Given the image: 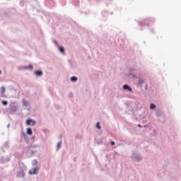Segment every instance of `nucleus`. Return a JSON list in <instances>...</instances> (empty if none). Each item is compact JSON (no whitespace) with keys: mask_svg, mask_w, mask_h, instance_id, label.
Wrapping results in <instances>:
<instances>
[{"mask_svg":"<svg viewBox=\"0 0 181 181\" xmlns=\"http://www.w3.org/2000/svg\"><path fill=\"white\" fill-rule=\"evenodd\" d=\"M26 124H27V125L33 126V125H35V124H36V122L33 119H29L27 120Z\"/></svg>","mask_w":181,"mask_h":181,"instance_id":"obj_1","label":"nucleus"},{"mask_svg":"<svg viewBox=\"0 0 181 181\" xmlns=\"http://www.w3.org/2000/svg\"><path fill=\"white\" fill-rule=\"evenodd\" d=\"M123 88L124 90H128V91H130V93L132 91V88L128 85H124Z\"/></svg>","mask_w":181,"mask_h":181,"instance_id":"obj_2","label":"nucleus"},{"mask_svg":"<svg viewBox=\"0 0 181 181\" xmlns=\"http://www.w3.org/2000/svg\"><path fill=\"white\" fill-rule=\"evenodd\" d=\"M29 173L30 175H37V168H34L33 171L30 170Z\"/></svg>","mask_w":181,"mask_h":181,"instance_id":"obj_3","label":"nucleus"},{"mask_svg":"<svg viewBox=\"0 0 181 181\" xmlns=\"http://www.w3.org/2000/svg\"><path fill=\"white\" fill-rule=\"evenodd\" d=\"M27 134H28V135H33V132H32V129L31 128H28L27 129Z\"/></svg>","mask_w":181,"mask_h":181,"instance_id":"obj_4","label":"nucleus"},{"mask_svg":"<svg viewBox=\"0 0 181 181\" xmlns=\"http://www.w3.org/2000/svg\"><path fill=\"white\" fill-rule=\"evenodd\" d=\"M36 76H42L43 75V72H42V71H37L35 72Z\"/></svg>","mask_w":181,"mask_h":181,"instance_id":"obj_5","label":"nucleus"},{"mask_svg":"<svg viewBox=\"0 0 181 181\" xmlns=\"http://www.w3.org/2000/svg\"><path fill=\"white\" fill-rule=\"evenodd\" d=\"M71 81H77V77L73 76L71 78Z\"/></svg>","mask_w":181,"mask_h":181,"instance_id":"obj_6","label":"nucleus"},{"mask_svg":"<svg viewBox=\"0 0 181 181\" xmlns=\"http://www.w3.org/2000/svg\"><path fill=\"white\" fill-rule=\"evenodd\" d=\"M59 52H61L62 53H64V47H59Z\"/></svg>","mask_w":181,"mask_h":181,"instance_id":"obj_7","label":"nucleus"},{"mask_svg":"<svg viewBox=\"0 0 181 181\" xmlns=\"http://www.w3.org/2000/svg\"><path fill=\"white\" fill-rule=\"evenodd\" d=\"M156 106L155 105L152 104V103L150 105L151 110H153V108H156Z\"/></svg>","mask_w":181,"mask_h":181,"instance_id":"obj_8","label":"nucleus"},{"mask_svg":"<svg viewBox=\"0 0 181 181\" xmlns=\"http://www.w3.org/2000/svg\"><path fill=\"white\" fill-rule=\"evenodd\" d=\"M57 148H58V149L60 148H62V141L58 142V144H57Z\"/></svg>","mask_w":181,"mask_h":181,"instance_id":"obj_9","label":"nucleus"},{"mask_svg":"<svg viewBox=\"0 0 181 181\" xmlns=\"http://www.w3.org/2000/svg\"><path fill=\"white\" fill-rule=\"evenodd\" d=\"M139 86H141V84H144V80L142 79L139 80Z\"/></svg>","mask_w":181,"mask_h":181,"instance_id":"obj_10","label":"nucleus"},{"mask_svg":"<svg viewBox=\"0 0 181 181\" xmlns=\"http://www.w3.org/2000/svg\"><path fill=\"white\" fill-rule=\"evenodd\" d=\"M2 104L3 105H8V102L6 100H3Z\"/></svg>","mask_w":181,"mask_h":181,"instance_id":"obj_11","label":"nucleus"},{"mask_svg":"<svg viewBox=\"0 0 181 181\" xmlns=\"http://www.w3.org/2000/svg\"><path fill=\"white\" fill-rule=\"evenodd\" d=\"M96 127L98 128V129H101V127H100V122L97 123Z\"/></svg>","mask_w":181,"mask_h":181,"instance_id":"obj_12","label":"nucleus"},{"mask_svg":"<svg viewBox=\"0 0 181 181\" xmlns=\"http://www.w3.org/2000/svg\"><path fill=\"white\" fill-rule=\"evenodd\" d=\"M5 90H6V88H5V87H1V93H5Z\"/></svg>","mask_w":181,"mask_h":181,"instance_id":"obj_13","label":"nucleus"},{"mask_svg":"<svg viewBox=\"0 0 181 181\" xmlns=\"http://www.w3.org/2000/svg\"><path fill=\"white\" fill-rule=\"evenodd\" d=\"M28 67H29V69H30L31 70H33V66H32V64H30Z\"/></svg>","mask_w":181,"mask_h":181,"instance_id":"obj_14","label":"nucleus"},{"mask_svg":"<svg viewBox=\"0 0 181 181\" xmlns=\"http://www.w3.org/2000/svg\"><path fill=\"white\" fill-rule=\"evenodd\" d=\"M114 145H115V142L112 141V142H111V146H114Z\"/></svg>","mask_w":181,"mask_h":181,"instance_id":"obj_15","label":"nucleus"},{"mask_svg":"<svg viewBox=\"0 0 181 181\" xmlns=\"http://www.w3.org/2000/svg\"><path fill=\"white\" fill-rule=\"evenodd\" d=\"M24 105H28V102H24Z\"/></svg>","mask_w":181,"mask_h":181,"instance_id":"obj_16","label":"nucleus"},{"mask_svg":"<svg viewBox=\"0 0 181 181\" xmlns=\"http://www.w3.org/2000/svg\"><path fill=\"white\" fill-rule=\"evenodd\" d=\"M138 127H139V128H141V124H138Z\"/></svg>","mask_w":181,"mask_h":181,"instance_id":"obj_17","label":"nucleus"},{"mask_svg":"<svg viewBox=\"0 0 181 181\" xmlns=\"http://www.w3.org/2000/svg\"><path fill=\"white\" fill-rule=\"evenodd\" d=\"M0 74H2V71L0 70Z\"/></svg>","mask_w":181,"mask_h":181,"instance_id":"obj_18","label":"nucleus"}]
</instances>
